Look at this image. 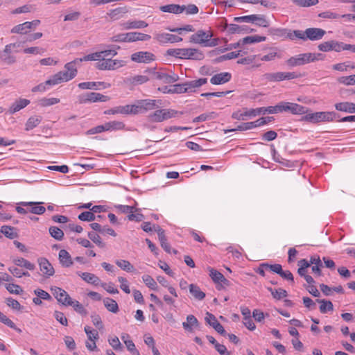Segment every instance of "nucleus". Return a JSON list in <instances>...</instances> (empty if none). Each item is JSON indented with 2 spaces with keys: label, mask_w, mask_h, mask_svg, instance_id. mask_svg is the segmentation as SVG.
Here are the masks:
<instances>
[{
  "label": "nucleus",
  "mask_w": 355,
  "mask_h": 355,
  "mask_svg": "<svg viewBox=\"0 0 355 355\" xmlns=\"http://www.w3.org/2000/svg\"><path fill=\"white\" fill-rule=\"evenodd\" d=\"M213 31L211 30H198L196 33L191 35L189 42L198 44L202 46L214 47L218 45L219 39L212 38Z\"/></svg>",
  "instance_id": "1"
},
{
  "label": "nucleus",
  "mask_w": 355,
  "mask_h": 355,
  "mask_svg": "<svg viewBox=\"0 0 355 355\" xmlns=\"http://www.w3.org/2000/svg\"><path fill=\"white\" fill-rule=\"evenodd\" d=\"M75 60L64 65L65 71H59L47 80V83L58 85L62 82H67L73 79L77 74Z\"/></svg>",
  "instance_id": "2"
},
{
  "label": "nucleus",
  "mask_w": 355,
  "mask_h": 355,
  "mask_svg": "<svg viewBox=\"0 0 355 355\" xmlns=\"http://www.w3.org/2000/svg\"><path fill=\"white\" fill-rule=\"evenodd\" d=\"M326 34V31L319 28H308L304 31L300 30H295L293 31V35L299 39L304 41L307 40L311 41H316L321 40Z\"/></svg>",
  "instance_id": "3"
},
{
  "label": "nucleus",
  "mask_w": 355,
  "mask_h": 355,
  "mask_svg": "<svg viewBox=\"0 0 355 355\" xmlns=\"http://www.w3.org/2000/svg\"><path fill=\"white\" fill-rule=\"evenodd\" d=\"M160 102V101H157L154 99H143L139 100L134 105H130V112L132 114H137L139 113H144L150 110H155L159 107V105H157V103Z\"/></svg>",
  "instance_id": "4"
},
{
  "label": "nucleus",
  "mask_w": 355,
  "mask_h": 355,
  "mask_svg": "<svg viewBox=\"0 0 355 355\" xmlns=\"http://www.w3.org/2000/svg\"><path fill=\"white\" fill-rule=\"evenodd\" d=\"M182 114V112H178L172 109H160L148 115V120L153 123H160L165 120L175 117L177 114Z\"/></svg>",
  "instance_id": "5"
},
{
  "label": "nucleus",
  "mask_w": 355,
  "mask_h": 355,
  "mask_svg": "<svg viewBox=\"0 0 355 355\" xmlns=\"http://www.w3.org/2000/svg\"><path fill=\"white\" fill-rule=\"evenodd\" d=\"M322 56L321 53H306L299 54L296 56L291 57L288 60H286V63L289 67H296L303 65L306 63H309L311 62H314L319 59V57Z\"/></svg>",
  "instance_id": "6"
},
{
  "label": "nucleus",
  "mask_w": 355,
  "mask_h": 355,
  "mask_svg": "<svg viewBox=\"0 0 355 355\" xmlns=\"http://www.w3.org/2000/svg\"><path fill=\"white\" fill-rule=\"evenodd\" d=\"M337 116L334 112H316L306 114L302 117L303 121L316 123L322 121H332Z\"/></svg>",
  "instance_id": "7"
},
{
  "label": "nucleus",
  "mask_w": 355,
  "mask_h": 355,
  "mask_svg": "<svg viewBox=\"0 0 355 355\" xmlns=\"http://www.w3.org/2000/svg\"><path fill=\"white\" fill-rule=\"evenodd\" d=\"M273 120H274L273 116L261 117L255 121L243 123L238 125L236 128L229 130L227 131L232 132V131H235V130H241V131L248 130L252 129L254 128L263 125Z\"/></svg>",
  "instance_id": "8"
},
{
  "label": "nucleus",
  "mask_w": 355,
  "mask_h": 355,
  "mask_svg": "<svg viewBox=\"0 0 355 355\" xmlns=\"http://www.w3.org/2000/svg\"><path fill=\"white\" fill-rule=\"evenodd\" d=\"M123 65L121 60L102 58L101 61L96 63V68L99 70H114Z\"/></svg>",
  "instance_id": "9"
},
{
  "label": "nucleus",
  "mask_w": 355,
  "mask_h": 355,
  "mask_svg": "<svg viewBox=\"0 0 355 355\" xmlns=\"http://www.w3.org/2000/svg\"><path fill=\"white\" fill-rule=\"evenodd\" d=\"M40 24V20L39 19H35L32 21H26L23 24L15 26L11 29V33L17 34H26L31 30L35 29Z\"/></svg>",
  "instance_id": "10"
},
{
  "label": "nucleus",
  "mask_w": 355,
  "mask_h": 355,
  "mask_svg": "<svg viewBox=\"0 0 355 355\" xmlns=\"http://www.w3.org/2000/svg\"><path fill=\"white\" fill-rule=\"evenodd\" d=\"M282 112H288L293 114H303L308 112V109L301 105L289 103V102H281Z\"/></svg>",
  "instance_id": "11"
},
{
  "label": "nucleus",
  "mask_w": 355,
  "mask_h": 355,
  "mask_svg": "<svg viewBox=\"0 0 355 355\" xmlns=\"http://www.w3.org/2000/svg\"><path fill=\"white\" fill-rule=\"evenodd\" d=\"M262 112H263V110H262L261 107L250 110L245 109L244 112H241L240 111L233 112L232 117L236 120L245 121L247 119V117L256 116L262 114Z\"/></svg>",
  "instance_id": "12"
},
{
  "label": "nucleus",
  "mask_w": 355,
  "mask_h": 355,
  "mask_svg": "<svg viewBox=\"0 0 355 355\" xmlns=\"http://www.w3.org/2000/svg\"><path fill=\"white\" fill-rule=\"evenodd\" d=\"M38 264L40 270L45 278H49L55 274V270L47 259L44 257L39 258Z\"/></svg>",
  "instance_id": "13"
},
{
  "label": "nucleus",
  "mask_w": 355,
  "mask_h": 355,
  "mask_svg": "<svg viewBox=\"0 0 355 355\" xmlns=\"http://www.w3.org/2000/svg\"><path fill=\"white\" fill-rule=\"evenodd\" d=\"M153 78L159 80L164 84H170L177 82L179 80V76L172 73L171 74L166 73L163 71H155L152 72Z\"/></svg>",
  "instance_id": "14"
},
{
  "label": "nucleus",
  "mask_w": 355,
  "mask_h": 355,
  "mask_svg": "<svg viewBox=\"0 0 355 355\" xmlns=\"http://www.w3.org/2000/svg\"><path fill=\"white\" fill-rule=\"evenodd\" d=\"M207 83V78H201L198 80H194L192 81L182 83L181 85L182 87H183V93L195 92L196 88L201 87L202 85L206 84Z\"/></svg>",
  "instance_id": "15"
},
{
  "label": "nucleus",
  "mask_w": 355,
  "mask_h": 355,
  "mask_svg": "<svg viewBox=\"0 0 355 355\" xmlns=\"http://www.w3.org/2000/svg\"><path fill=\"white\" fill-rule=\"evenodd\" d=\"M182 59L201 60L204 58L202 52L197 49H182Z\"/></svg>",
  "instance_id": "16"
},
{
  "label": "nucleus",
  "mask_w": 355,
  "mask_h": 355,
  "mask_svg": "<svg viewBox=\"0 0 355 355\" xmlns=\"http://www.w3.org/2000/svg\"><path fill=\"white\" fill-rule=\"evenodd\" d=\"M51 291L58 302L64 306H67L68 302H70L72 300L69 295L61 288L56 286L51 288Z\"/></svg>",
  "instance_id": "17"
},
{
  "label": "nucleus",
  "mask_w": 355,
  "mask_h": 355,
  "mask_svg": "<svg viewBox=\"0 0 355 355\" xmlns=\"http://www.w3.org/2000/svg\"><path fill=\"white\" fill-rule=\"evenodd\" d=\"M131 59L136 62L149 63L155 60V56L150 52L140 51L133 53L131 55Z\"/></svg>",
  "instance_id": "18"
},
{
  "label": "nucleus",
  "mask_w": 355,
  "mask_h": 355,
  "mask_svg": "<svg viewBox=\"0 0 355 355\" xmlns=\"http://www.w3.org/2000/svg\"><path fill=\"white\" fill-rule=\"evenodd\" d=\"M205 321L212 327L218 334L226 336L227 333L222 324L218 322L216 318L212 313L207 312L205 318Z\"/></svg>",
  "instance_id": "19"
},
{
  "label": "nucleus",
  "mask_w": 355,
  "mask_h": 355,
  "mask_svg": "<svg viewBox=\"0 0 355 355\" xmlns=\"http://www.w3.org/2000/svg\"><path fill=\"white\" fill-rule=\"evenodd\" d=\"M155 39L159 43H176L182 41V38L170 33H157L155 35Z\"/></svg>",
  "instance_id": "20"
},
{
  "label": "nucleus",
  "mask_w": 355,
  "mask_h": 355,
  "mask_svg": "<svg viewBox=\"0 0 355 355\" xmlns=\"http://www.w3.org/2000/svg\"><path fill=\"white\" fill-rule=\"evenodd\" d=\"M182 327L186 331L192 332L194 329L200 327V323L193 315H188L187 321L182 322Z\"/></svg>",
  "instance_id": "21"
},
{
  "label": "nucleus",
  "mask_w": 355,
  "mask_h": 355,
  "mask_svg": "<svg viewBox=\"0 0 355 355\" xmlns=\"http://www.w3.org/2000/svg\"><path fill=\"white\" fill-rule=\"evenodd\" d=\"M231 78L230 73L222 72L213 76L210 79V83L213 85H221L229 82Z\"/></svg>",
  "instance_id": "22"
},
{
  "label": "nucleus",
  "mask_w": 355,
  "mask_h": 355,
  "mask_svg": "<svg viewBox=\"0 0 355 355\" xmlns=\"http://www.w3.org/2000/svg\"><path fill=\"white\" fill-rule=\"evenodd\" d=\"M30 104V101L26 98H19L16 100L9 107L8 112L10 114H13L17 112H19L21 109L26 107Z\"/></svg>",
  "instance_id": "23"
},
{
  "label": "nucleus",
  "mask_w": 355,
  "mask_h": 355,
  "mask_svg": "<svg viewBox=\"0 0 355 355\" xmlns=\"http://www.w3.org/2000/svg\"><path fill=\"white\" fill-rule=\"evenodd\" d=\"M58 259L62 267L69 268L73 263L70 254L66 250H60L58 254Z\"/></svg>",
  "instance_id": "24"
},
{
  "label": "nucleus",
  "mask_w": 355,
  "mask_h": 355,
  "mask_svg": "<svg viewBox=\"0 0 355 355\" xmlns=\"http://www.w3.org/2000/svg\"><path fill=\"white\" fill-rule=\"evenodd\" d=\"M78 276H80L85 282L88 284H93L94 286H98L101 284V279L94 274L90 272H76Z\"/></svg>",
  "instance_id": "25"
},
{
  "label": "nucleus",
  "mask_w": 355,
  "mask_h": 355,
  "mask_svg": "<svg viewBox=\"0 0 355 355\" xmlns=\"http://www.w3.org/2000/svg\"><path fill=\"white\" fill-rule=\"evenodd\" d=\"M98 86L108 88L110 84L104 82H83L78 84V87L82 89H98Z\"/></svg>",
  "instance_id": "26"
},
{
  "label": "nucleus",
  "mask_w": 355,
  "mask_h": 355,
  "mask_svg": "<svg viewBox=\"0 0 355 355\" xmlns=\"http://www.w3.org/2000/svg\"><path fill=\"white\" fill-rule=\"evenodd\" d=\"M105 114H132L130 112V105H126L124 106H117L113 108L104 111Z\"/></svg>",
  "instance_id": "27"
},
{
  "label": "nucleus",
  "mask_w": 355,
  "mask_h": 355,
  "mask_svg": "<svg viewBox=\"0 0 355 355\" xmlns=\"http://www.w3.org/2000/svg\"><path fill=\"white\" fill-rule=\"evenodd\" d=\"M185 6H180L178 4H168L160 7V10L164 12H170L174 14L182 13L185 10Z\"/></svg>",
  "instance_id": "28"
},
{
  "label": "nucleus",
  "mask_w": 355,
  "mask_h": 355,
  "mask_svg": "<svg viewBox=\"0 0 355 355\" xmlns=\"http://www.w3.org/2000/svg\"><path fill=\"white\" fill-rule=\"evenodd\" d=\"M150 38V35L141 33H128V42H132L136 41H147L149 40Z\"/></svg>",
  "instance_id": "29"
},
{
  "label": "nucleus",
  "mask_w": 355,
  "mask_h": 355,
  "mask_svg": "<svg viewBox=\"0 0 355 355\" xmlns=\"http://www.w3.org/2000/svg\"><path fill=\"white\" fill-rule=\"evenodd\" d=\"M41 202H21L20 205L24 207L31 206V209L30 211L35 214H42L45 212L46 209L43 206H40Z\"/></svg>",
  "instance_id": "30"
},
{
  "label": "nucleus",
  "mask_w": 355,
  "mask_h": 355,
  "mask_svg": "<svg viewBox=\"0 0 355 355\" xmlns=\"http://www.w3.org/2000/svg\"><path fill=\"white\" fill-rule=\"evenodd\" d=\"M335 108L341 112L348 113H355V103L350 102L338 103L335 105Z\"/></svg>",
  "instance_id": "31"
},
{
  "label": "nucleus",
  "mask_w": 355,
  "mask_h": 355,
  "mask_svg": "<svg viewBox=\"0 0 355 355\" xmlns=\"http://www.w3.org/2000/svg\"><path fill=\"white\" fill-rule=\"evenodd\" d=\"M189 292L195 299L198 300H202L205 297V293L202 292L197 285L191 284L189 286Z\"/></svg>",
  "instance_id": "32"
},
{
  "label": "nucleus",
  "mask_w": 355,
  "mask_h": 355,
  "mask_svg": "<svg viewBox=\"0 0 355 355\" xmlns=\"http://www.w3.org/2000/svg\"><path fill=\"white\" fill-rule=\"evenodd\" d=\"M183 87L181 84H176L169 88L167 86L162 87L158 89L164 94H183Z\"/></svg>",
  "instance_id": "33"
},
{
  "label": "nucleus",
  "mask_w": 355,
  "mask_h": 355,
  "mask_svg": "<svg viewBox=\"0 0 355 355\" xmlns=\"http://www.w3.org/2000/svg\"><path fill=\"white\" fill-rule=\"evenodd\" d=\"M227 31L229 33H248L249 28L247 26H239L237 24H230L227 26Z\"/></svg>",
  "instance_id": "34"
},
{
  "label": "nucleus",
  "mask_w": 355,
  "mask_h": 355,
  "mask_svg": "<svg viewBox=\"0 0 355 355\" xmlns=\"http://www.w3.org/2000/svg\"><path fill=\"white\" fill-rule=\"evenodd\" d=\"M1 232L8 239H13L18 236L15 228L11 226L3 225L1 228Z\"/></svg>",
  "instance_id": "35"
},
{
  "label": "nucleus",
  "mask_w": 355,
  "mask_h": 355,
  "mask_svg": "<svg viewBox=\"0 0 355 355\" xmlns=\"http://www.w3.org/2000/svg\"><path fill=\"white\" fill-rule=\"evenodd\" d=\"M263 77L268 82H279L284 80L283 72L266 73L263 74Z\"/></svg>",
  "instance_id": "36"
},
{
  "label": "nucleus",
  "mask_w": 355,
  "mask_h": 355,
  "mask_svg": "<svg viewBox=\"0 0 355 355\" xmlns=\"http://www.w3.org/2000/svg\"><path fill=\"white\" fill-rule=\"evenodd\" d=\"M124 28H142L148 26V24L142 20L127 21L123 24Z\"/></svg>",
  "instance_id": "37"
},
{
  "label": "nucleus",
  "mask_w": 355,
  "mask_h": 355,
  "mask_svg": "<svg viewBox=\"0 0 355 355\" xmlns=\"http://www.w3.org/2000/svg\"><path fill=\"white\" fill-rule=\"evenodd\" d=\"M102 58H103V53H101L100 51V52H96L94 53L87 55L81 58H76V59H75V62H76L78 64H79L83 61H89V60L101 61Z\"/></svg>",
  "instance_id": "38"
},
{
  "label": "nucleus",
  "mask_w": 355,
  "mask_h": 355,
  "mask_svg": "<svg viewBox=\"0 0 355 355\" xmlns=\"http://www.w3.org/2000/svg\"><path fill=\"white\" fill-rule=\"evenodd\" d=\"M42 121V117L39 116H33L30 117L25 125V130L29 131L37 127Z\"/></svg>",
  "instance_id": "39"
},
{
  "label": "nucleus",
  "mask_w": 355,
  "mask_h": 355,
  "mask_svg": "<svg viewBox=\"0 0 355 355\" xmlns=\"http://www.w3.org/2000/svg\"><path fill=\"white\" fill-rule=\"evenodd\" d=\"M126 12H128V9L126 7H119L110 10L108 15L111 19L116 20L121 17Z\"/></svg>",
  "instance_id": "40"
},
{
  "label": "nucleus",
  "mask_w": 355,
  "mask_h": 355,
  "mask_svg": "<svg viewBox=\"0 0 355 355\" xmlns=\"http://www.w3.org/2000/svg\"><path fill=\"white\" fill-rule=\"evenodd\" d=\"M318 303L320 304V311L322 313H326L328 311H331L334 310V306L331 301L326 300H316Z\"/></svg>",
  "instance_id": "41"
},
{
  "label": "nucleus",
  "mask_w": 355,
  "mask_h": 355,
  "mask_svg": "<svg viewBox=\"0 0 355 355\" xmlns=\"http://www.w3.org/2000/svg\"><path fill=\"white\" fill-rule=\"evenodd\" d=\"M89 101L90 103H94V102H105L110 100V97L107 96L103 95L99 93L96 92H89L88 93Z\"/></svg>",
  "instance_id": "42"
},
{
  "label": "nucleus",
  "mask_w": 355,
  "mask_h": 355,
  "mask_svg": "<svg viewBox=\"0 0 355 355\" xmlns=\"http://www.w3.org/2000/svg\"><path fill=\"white\" fill-rule=\"evenodd\" d=\"M13 263L17 266L24 267L30 270L35 269V265L24 258L15 259L13 260Z\"/></svg>",
  "instance_id": "43"
},
{
  "label": "nucleus",
  "mask_w": 355,
  "mask_h": 355,
  "mask_svg": "<svg viewBox=\"0 0 355 355\" xmlns=\"http://www.w3.org/2000/svg\"><path fill=\"white\" fill-rule=\"evenodd\" d=\"M103 303L106 309L112 313H116L119 311V306L115 300L107 297L103 300Z\"/></svg>",
  "instance_id": "44"
},
{
  "label": "nucleus",
  "mask_w": 355,
  "mask_h": 355,
  "mask_svg": "<svg viewBox=\"0 0 355 355\" xmlns=\"http://www.w3.org/2000/svg\"><path fill=\"white\" fill-rule=\"evenodd\" d=\"M266 40L265 36L251 35L242 39V44H252L263 42Z\"/></svg>",
  "instance_id": "45"
},
{
  "label": "nucleus",
  "mask_w": 355,
  "mask_h": 355,
  "mask_svg": "<svg viewBox=\"0 0 355 355\" xmlns=\"http://www.w3.org/2000/svg\"><path fill=\"white\" fill-rule=\"evenodd\" d=\"M105 131L112 130H122L124 128L125 125L121 121H110L104 124Z\"/></svg>",
  "instance_id": "46"
},
{
  "label": "nucleus",
  "mask_w": 355,
  "mask_h": 355,
  "mask_svg": "<svg viewBox=\"0 0 355 355\" xmlns=\"http://www.w3.org/2000/svg\"><path fill=\"white\" fill-rule=\"evenodd\" d=\"M67 306H71L73 307L74 310L79 313L80 314L83 315H86L87 314V310L84 308L82 304H80L77 300H71L70 302H68Z\"/></svg>",
  "instance_id": "47"
},
{
  "label": "nucleus",
  "mask_w": 355,
  "mask_h": 355,
  "mask_svg": "<svg viewBox=\"0 0 355 355\" xmlns=\"http://www.w3.org/2000/svg\"><path fill=\"white\" fill-rule=\"evenodd\" d=\"M318 17L324 19H329L331 20H338L340 19V14L335 12L331 10L322 12L318 14Z\"/></svg>",
  "instance_id": "48"
},
{
  "label": "nucleus",
  "mask_w": 355,
  "mask_h": 355,
  "mask_svg": "<svg viewBox=\"0 0 355 355\" xmlns=\"http://www.w3.org/2000/svg\"><path fill=\"white\" fill-rule=\"evenodd\" d=\"M268 290L276 300H281L282 298L286 297L288 295L287 291L283 288L272 289V288L268 287Z\"/></svg>",
  "instance_id": "49"
},
{
  "label": "nucleus",
  "mask_w": 355,
  "mask_h": 355,
  "mask_svg": "<svg viewBox=\"0 0 355 355\" xmlns=\"http://www.w3.org/2000/svg\"><path fill=\"white\" fill-rule=\"evenodd\" d=\"M49 233L52 237L58 241H61L64 237L63 231L55 226L49 228Z\"/></svg>",
  "instance_id": "50"
},
{
  "label": "nucleus",
  "mask_w": 355,
  "mask_h": 355,
  "mask_svg": "<svg viewBox=\"0 0 355 355\" xmlns=\"http://www.w3.org/2000/svg\"><path fill=\"white\" fill-rule=\"evenodd\" d=\"M143 282L145 283V284L151 290L156 291L157 288V284L156 282L154 280V279L148 275H144L142 277Z\"/></svg>",
  "instance_id": "51"
},
{
  "label": "nucleus",
  "mask_w": 355,
  "mask_h": 355,
  "mask_svg": "<svg viewBox=\"0 0 355 355\" xmlns=\"http://www.w3.org/2000/svg\"><path fill=\"white\" fill-rule=\"evenodd\" d=\"M216 114L214 112L209 113L202 114L200 116L194 118L193 119V123H198L202 121H205L207 120L212 119L216 118Z\"/></svg>",
  "instance_id": "52"
},
{
  "label": "nucleus",
  "mask_w": 355,
  "mask_h": 355,
  "mask_svg": "<svg viewBox=\"0 0 355 355\" xmlns=\"http://www.w3.org/2000/svg\"><path fill=\"white\" fill-rule=\"evenodd\" d=\"M88 237L98 247L103 248L105 244L101 241L100 236L94 232H90L88 233Z\"/></svg>",
  "instance_id": "53"
},
{
  "label": "nucleus",
  "mask_w": 355,
  "mask_h": 355,
  "mask_svg": "<svg viewBox=\"0 0 355 355\" xmlns=\"http://www.w3.org/2000/svg\"><path fill=\"white\" fill-rule=\"evenodd\" d=\"M116 264L125 271L132 272L134 270L133 266L128 261L118 260L116 261Z\"/></svg>",
  "instance_id": "54"
},
{
  "label": "nucleus",
  "mask_w": 355,
  "mask_h": 355,
  "mask_svg": "<svg viewBox=\"0 0 355 355\" xmlns=\"http://www.w3.org/2000/svg\"><path fill=\"white\" fill-rule=\"evenodd\" d=\"M262 110H263V112H262V114H266V113L269 114H276L282 112V105L281 103L276 105L275 106H269L267 107H262Z\"/></svg>",
  "instance_id": "55"
},
{
  "label": "nucleus",
  "mask_w": 355,
  "mask_h": 355,
  "mask_svg": "<svg viewBox=\"0 0 355 355\" xmlns=\"http://www.w3.org/2000/svg\"><path fill=\"white\" fill-rule=\"evenodd\" d=\"M0 59L2 62L7 64H12L16 62V58L14 55L4 52H2L0 54Z\"/></svg>",
  "instance_id": "56"
},
{
  "label": "nucleus",
  "mask_w": 355,
  "mask_h": 355,
  "mask_svg": "<svg viewBox=\"0 0 355 355\" xmlns=\"http://www.w3.org/2000/svg\"><path fill=\"white\" fill-rule=\"evenodd\" d=\"M256 18L253 19V23L256 25L261 27H268L269 26L268 21L265 18L263 15H254Z\"/></svg>",
  "instance_id": "57"
},
{
  "label": "nucleus",
  "mask_w": 355,
  "mask_h": 355,
  "mask_svg": "<svg viewBox=\"0 0 355 355\" xmlns=\"http://www.w3.org/2000/svg\"><path fill=\"white\" fill-rule=\"evenodd\" d=\"M60 102V99L57 98H43L39 101V105L42 107L50 106Z\"/></svg>",
  "instance_id": "58"
},
{
  "label": "nucleus",
  "mask_w": 355,
  "mask_h": 355,
  "mask_svg": "<svg viewBox=\"0 0 355 355\" xmlns=\"http://www.w3.org/2000/svg\"><path fill=\"white\" fill-rule=\"evenodd\" d=\"M296 5L302 7H309L318 3V0H292Z\"/></svg>",
  "instance_id": "59"
},
{
  "label": "nucleus",
  "mask_w": 355,
  "mask_h": 355,
  "mask_svg": "<svg viewBox=\"0 0 355 355\" xmlns=\"http://www.w3.org/2000/svg\"><path fill=\"white\" fill-rule=\"evenodd\" d=\"M78 218L83 221H93L96 219V216L92 211H84L79 214Z\"/></svg>",
  "instance_id": "60"
},
{
  "label": "nucleus",
  "mask_w": 355,
  "mask_h": 355,
  "mask_svg": "<svg viewBox=\"0 0 355 355\" xmlns=\"http://www.w3.org/2000/svg\"><path fill=\"white\" fill-rule=\"evenodd\" d=\"M209 272L210 277L211 278L213 282L216 284H218V283L220 282V280H221L222 277L224 276L221 272L214 268H210Z\"/></svg>",
  "instance_id": "61"
},
{
  "label": "nucleus",
  "mask_w": 355,
  "mask_h": 355,
  "mask_svg": "<svg viewBox=\"0 0 355 355\" xmlns=\"http://www.w3.org/2000/svg\"><path fill=\"white\" fill-rule=\"evenodd\" d=\"M338 82L346 85H354L355 84V74L340 77L338 78Z\"/></svg>",
  "instance_id": "62"
},
{
  "label": "nucleus",
  "mask_w": 355,
  "mask_h": 355,
  "mask_svg": "<svg viewBox=\"0 0 355 355\" xmlns=\"http://www.w3.org/2000/svg\"><path fill=\"white\" fill-rule=\"evenodd\" d=\"M318 48L320 51L323 52L333 51L332 40L324 42L320 44Z\"/></svg>",
  "instance_id": "63"
},
{
  "label": "nucleus",
  "mask_w": 355,
  "mask_h": 355,
  "mask_svg": "<svg viewBox=\"0 0 355 355\" xmlns=\"http://www.w3.org/2000/svg\"><path fill=\"white\" fill-rule=\"evenodd\" d=\"M92 322L94 325L99 330L103 328V322L99 315L94 313L91 315Z\"/></svg>",
  "instance_id": "64"
}]
</instances>
